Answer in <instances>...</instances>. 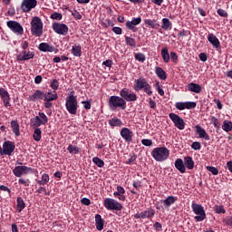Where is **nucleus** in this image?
Instances as JSON below:
<instances>
[{"label":"nucleus","mask_w":232,"mask_h":232,"mask_svg":"<svg viewBox=\"0 0 232 232\" xmlns=\"http://www.w3.org/2000/svg\"><path fill=\"white\" fill-rule=\"evenodd\" d=\"M39 116L31 119V124L34 129L33 137L36 142H39L43 138V131L39 128L40 126L46 125L48 123V117L44 112H38Z\"/></svg>","instance_id":"1"},{"label":"nucleus","mask_w":232,"mask_h":232,"mask_svg":"<svg viewBox=\"0 0 232 232\" xmlns=\"http://www.w3.org/2000/svg\"><path fill=\"white\" fill-rule=\"evenodd\" d=\"M133 90L137 92L143 91L149 96L153 95L152 88L144 77H140L134 81Z\"/></svg>","instance_id":"2"},{"label":"nucleus","mask_w":232,"mask_h":232,"mask_svg":"<svg viewBox=\"0 0 232 232\" xmlns=\"http://www.w3.org/2000/svg\"><path fill=\"white\" fill-rule=\"evenodd\" d=\"M150 155L157 162H164L169 157V150L165 147L155 148Z\"/></svg>","instance_id":"3"},{"label":"nucleus","mask_w":232,"mask_h":232,"mask_svg":"<svg viewBox=\"0 0 232 232\" xmlns=\"http://www.w3.org/2000/svg\"><path fill=\"white\" fill-rule=\"evenodd\" d=\"M108 106L110 109L114 111L117 108L125 110L127 108V102L119 96H111L108 102Z\"/></svg>","instance_id":"4"},{"label":"nucleus","mask_w":232,"mask_h":232,"mask_svg":"<svg viewBox=\"0 0 232 232\" xmlns=\"http://www.w3.org/2000/svg\"><path fill=\"white\" fill-rule=\"evenodd\" d=\"M65 108L71 115H76L79 108L77 97L72 94L66 97Z\"/></svg>","instance_id":"5"},{"label":"nucleus","mask_w":232,"mask_h":232,"mask_svg":"<svg viewBox=\"0 0 232 232\" xmlns=\"http://www.w3.org/2000/svg\"><path fill=\"white\" fill-rule=\"evenodd\" d=\"M31 33L33 35H35L37 37H40L43 35V22L40 17L35 16L32 19Z\"/></svg>","instance_id":"6"},{"label":"nucleus","mask_w":232,"mask_h":232,"mask_svg":"<svg viewBox=\"0 0 232 232\" xmlns=\"http://www.w3.org/2000/svg\"><path fill=\"white\" fill-rule=\"evenodd\" d=\"M191 208L192 211L195 213V219L198 222H202L206 219L207 215L206 212L204 210V207L200 204H197V203H192L191 204Z\"/></svg>","instance_id":"7"},{"label":"nucleus","mask_w":232,"mask_h":232,"mask_svg":"<svg viewBox=\"0 0 232 232\" xmlns=\"http://www.w3.org/2000/svg\"><path fill=\"white\" fill-rule=\"evenodd\" d=\"M103 207L107 210L121 211L123 208V206L112 198H105V199L103 200Z\"/></svg>","instance_id":"8"},{"label":"nucleus","mask_w":232,"mask_h":232,"mask_svg":"<svg viewBox=\"0 0 232 232\" xmlns=\"http://www.w3.org/2000/svg\"><path fill=\"white\" fill-rule=\"evenodd\" d=\"M15 149V144L14 141L6 140L3 143V149L0 147V155L12 156Z\"/></svg>","instance_id":"9"},{"label":"nucleus","mask_w":232,"mask_h":232,"mask_svg":"<svg viewBox=\"0 0 232 232\" xmlns=\"http://www.w3.org/2000/svg\"><path fill=\"white\" fill-rule=\"evenodd\" d=\"M120 95L121 96L123 101L127 102H135L138 99L137 94L130 91L128 88L121 89V91L120 92Z\"/></svg>","instance_id":"10"},{"label":"nucleus","mask_w":232,"mask_h":232,"mask_svg":"<svg viewBox=\"0 0 232 232\" xmlns=\"http://www.w3.org/2000/svg\"><path fill=\"white\" fill-rule=\"evenodd\" d=\"M33 169L30 167H26L25 165H21L18 167H15L13 169V173L15 177L21 178L23 175H28L33 173Z\"/></svg>","instance_id":"11"},{"label":"nucleus","mask_w":232,"mask_h":232,"mask_svg":"<svg viewBox=\"0 0 232 232\" xmlns=\"http://www.w3.org/2000/svg\"><path fill=\"white\" fill-rule=\"evenodd\" d=\"M7 28L10 29L13 33L18 35H22L24 34V29L21 24L15 22V20H8Z\"/></svg>","instance_id":"12"},{"label":"nucleus","mask_w":232,"mask_h":232,"mask_svg":"<svg viewBox=\"0 0 232 232\" xmlns=\"http://www.w3.org/2000/svg\"><path fill=\"white\" fill-rule=\"evenodd\" d=\"M169 118L172 121L175 127H177L179 130L185 129V121L184 119L180 118L179 114H176L175 112H169Z\"/></svg>","instance_id":"13"},{"label":"nucleus","mask_w":232,"mask_h":232,"mask_svg":"<svg viewBox=\"0 0 232 232\" xmlns=\"http://www.w3.org/2000/svg\"><path fill=\"white\" fill-rule=\"evenodd\" d=\"M53 30L57 34L67 35L68 32H69V27L65 24L53 23Z\"/></svg>","instance_id":"14"},{"label":"nucleus","mask_w":232,"mask_h":232,"mask_svg":"<svg viewBox=\"0 0 232 232\" xmlns=\"http://www.w3.org/2000/svg\"><path fill=\"white\" fill-rule=\"evenodd\" d=\"M142 21V18L140 16L139 17H133L130 21L128 20L126 23V28L133 33L138 32L137 25L140 24Z\"/></svg>","instance_id":"15"},{"label":"nucleus","mask_w":232,"mask_h":232,"mask_svg":"<svg viewBox=\"0 0 232 232\" xmlns=\"http://www.w3.org/2000/svg\"><path fill=\"white\" fill-rule=\"evenodd\" d=\"M37 5V0H23L21 9L24 13H28Z\"/></svg>","instance_id":"16"},{"label":"nucleus","mask_w":232,"mask_h":232,"mask_svg":"<svg viewBox=\"0 0 232 232\" xmlns=\"http://www.w3.org/2000/svg\"><path fill=\"white\" fill-rule=\"evenodd\" d=\"M155 217V211L152 208H148L140 213H137L134 215V218L136 219H146V218H153Z\"/></svg>","instance_id":"17"},{"label":"nucleus","mask_w":232,"mask_h":232,"mask_svg":"<svg viewBox=\"0 0 232 232\" xmlns=\"http://www.w3.org/2000/svg\"><path fill=\"white\" fill-rule=\"evenodd\" d=\"M44 92L42 90H36L34 92L28 96L27 101L31 102H42L44 101Z\"/></svg>","instance_id":"18"},{"label":"nucleus","mask_w":232,"mask_h":232,"mask_svg":"<svg viewBox=\"0 0 232 232\" xmlns=\"http://www.w3.org/2000/svg\"><path fill=\"white\" fill-rule=\"evenodd\" d=\"M38 50L43 53H53V52L57 53L58 52V49L56 47L47 44L46 42H42V44L38 45Z\"/></svg>","instance_id":"19"},{"label":"nucleus","mask_w":232,"mask_h":232,"mask_svg":"<svg viewBox=\"0 0 232 232\" xmlns=\"http://www.w3.org/2000/svg\"><path fill=\"white\" fill-rule=\"evenodd\" d=\"M0 97L2 98V101L4 102V105L8 108L11 107V97L9 92L5 88H0Z\"/></svg>","instance_id":"20"},{"label":"nucleus","mask_w":232,"mask_h":232,"mask_svg":"<svg viewBox=\"0 0 232 232\" xmlns=\"http://www.w3.org/2000/svg\"><path fill=\"white\" fill-rule=\"evenodd\" d=\"M34 53L32 51L22 50L21 53L17 56L19 62L29 61L34 59Z\"/></svg>","instance_id":"21"},{"label":"nucleus","mask_w":232,"mask_h":232,"mask_svg":"<svg viewBox=\"0 0 232 232\" xmlns=\"http://www.w3.org/2000/svg\"><path fill=\"white\" fill-rule=\"evenodd\" d=\"M121 136L125 142L130 143L133 137V131L128 128H122L121 130Z\"/></svg>","instance_id":"22"},{"label":"nucleus","mask_w":232,"mask_h":232,"mask_svg":"<svg viewBox=\"0 0 232 232\" xmlns=\"http://www.w3.org/2000/svg\"><path fill=\"white\" fill-rule=\"evenodd\" d=\"M58 94L56 91L48 90L44 92V102H54L57 101Z\"/></svg>","instance_id":"23"},{"label":"nucleus","mask_w":232,"mask_h":232,"mask_svg":"<svg viewBox=\"0 0 232 232\" xmlns=\"http://www.w3.org/2000/svg\"><path fill=\"white\" fill-rule=\"evenodd\" d=\"M207 40L214 46L215 49H219L221 46L220 40L213 34L207 36Z\"/></svg>","instance_id":"24"},{"label":"nucleus","mask_w":232,"mask_h":232,"mask_svg":"<svg viewBox=\"0 0 232 232\" xmlns=\"http://www.w3.org/2000/svg\"><path fill=\"white\" fill-rule=\"evenodd\" d=\"M195 128H196V131L198 135V138L204 139L206 140H210L209 134L204 130V128H202L200 125H197Z\"/></svg>","instance_id":"25"},{"label":"nucleus","mask_w":232,"mask_h":232,"mask_svg":"<svg viewBox=\"0 0 232 232\" xmlns=\"http://www.w3.org/2000/svg\"><path fill=\"white\" fill-rule=\"evenodd\" d=\"M175 168L179 170L180 174H185L186 172V167H185V163L184 160L182 159H178L176 160L175 163Z\"/></svg>","instance_id":"26"},{"label":"nucleus","mask_w":232,"mask_h":232,"mask_svg":"<svg viewBox=\"0 0 232 232\" xmlns=\"http://www.w3.org/2000/svg\"><path fill=\"white\" fill-rule=\"evenodd\" d=\"M95 227L98 231H102L104 228V220L100 214L95 215Z\"/></svg>","instance_id":"27"},{"label":"nucleus","mask_w":232,"mask_h":232,"mask_svg":"<svg viewBox=\"0 0 232 232\" xmlns=\"http://www.w3.org/2000/svg\"><path fill=\"white\" fill-rule=\"evenodd\" d=\"M188 91L194 93H200L202 92V87L199 83L191 82L188 85Z\"/></svg>","instance_id":"28"},{"label":"nucleus","mask_w":232,"mask_h":232,"mask_svg":"<svg viewBox=\"0 0 232 232\" xmlns=\"http://www.w3.org/2000/svg\"><path fill=\"white\" fill-rule=\"evenodd\" d=\"M10 125H11L13 133H14L16 137H19L21 135V132H20V125L18 121L13 120L11 121Z\"/></svg>","instance_id":"29"},{"label":"nucleus","mask_w":232,"mask_h":232,"mask_svg":"<svg viewBox=\"0 0 232 232\" xmlns=\"http://www.w3.org/2000/svg\"><path fill=\"white\" fill-rule=\"evenodd\" d=\"M194 161H193V158L191 156H186L184 158V166L185 168H187L188 169L191 170L194 169Z\"/></svg>","instance_id":"30"},{"label":"nucleus","mask_w":232,"mask_h":232,"mask_svg":"<svg viewBox=\"0 0 232 232\" xmlns=\"http://www.w3.org/2000/svg\"><path fill=\"white\" fill-rule=\"evenodd\" d=\"M144 24L154 30L159 29L160 26V24H158L157 20H155V19H144Z\"/></svg>","instance_id":"31"},{"label":"nucleus","mask_w":232,"mask_h":232,"mask_svg":"<svg viewBox=\"0 0 232 232\" xmlns=\"http://www.w3.org/2000/svg\"><path fill=\"white\" fill-rule=\"evenodd\" d=\"M161 28L164 31H169L172 29V23L169 18H162L161 20Z\"/></svg>","instance_id":"32"},{"label":"nucleus","mask_w":232,"mask_h":232,"mask_svg":"<svg viewBox=\"0 0 232 232\" xmlns=\"http://www.w3.org/2000/svg\"><path fill=\"white\" fill-rule=\"evenodd\" d=\"M155 73L161 81H166L167 79L166 71L163 70L161 67H159V66L155 67Z\"/></svg>","instance_id":"33"},{"label":"nucleus","mask_w":232,"mask_h":232,"mask_svg":"<svg viewBox=\"0 0 232 232\" xmlns=\"http://www.w3.org/2000/svg\"><path fill=\"white\" fill-rule=\"evenodd\" d=\"M161 57L165 63H169L170 61V54L169 53L168 47H163L161 49Z\"/></svg>","instance_id":"34"},{"label":"nucleus","mask_w":232,"mask_h":232,"mask_svg":"<svg viewBox=\"0 0 232 232\" xmlns=\"http://www.w3.org/2000/svg\"><path fill=\"white\" fill-rule=\"evenodd\" d=\"M109 125L112 128L121 127V126H123V122L119 118H112V119L109 120Z\"/></svg>","instance_id":"35"},{"label":"nucleus","mask_w":232,"mask_h":232,"mask_svg":"<svg viewBox=\"0 0 232 232\" xmlns=\"http://www.w3.org/2000/svg\"><path fill=\"white\" fill-rule=\"evenodd\" d=\"M72 53L75 57H81L82 56V46L81 44H74L72 49Z\"/></svg>","instance_id":"36"},{"label":"nucleus","mask_w":232,"mask_h":232,"mask_svg":"<svg viewBox=\"0 0 232 232\" xmlns=\"http://www.w3.org/2000/svg\"><path fill=\"white\" fill-rule=\"evenodd\" d=\"M16 201H17V211L21 213L26 208V204L24 203L23 197H18Z\"/></svg>","instance_id":"37"},{"label":"nucleus","mask_w":232,"mask_h":232,"mask_svg":"<svg viewBox=\"0 0 232 232\" xmlns=\"http://www.w3.org/2000/svg\"><path fill=\"white\" fill-rule=\"evenodd\" d=\"M67 150L70 154H74V155L80 154V151H81L80 148L72 144L68 145Z\"/></svg>","instance_id":"38"},{"label":"nucleus","mask_w":232,"mask_h":232,"mask_svg":"<svg viewBox=\"0 0 232 232\" xmlns=\"http://www.w3.org/2000/svg\"><path fill=\"white\" fill-rule=\"evenodd\" d=\"M50 181V176L47 173L42 175V180H37V184L40 186H45Z\"/></svg>","instance_id":"39"},{"label":"nucleus","mask_w":232,"mask_h":232,"mask_svg":"<svg viewBox=\"0 0 232 232\" xmlns=\"http://www.w3.org/2000/svg\"><path fill=\"white\" fill-rule=\"evenodd\" d=\"M222 129L226 132H231L232 131V121L226 120L223 121Z\"/></svg>","instance_id":"40"},{"label":"nucleus","mask_w":232,"mask_h":232,"mask_svg":"<svg viewBox=\"0 0 232 232\" xmlns=\"http://www.w3.org/2000/svg\"><path fill=\"white\" fill-rule=\"evenodd\" d=\"M125 42H126V44L130 46L131 48H136L137 46L136 40L132 37L125 36Z\"/></svg>","instance_id":"41"},{"label":"nucleus","mask_w":232,"mask_h":232,"mask_svg":"<svg viewBox=\"0 0 232 232\" xmlns=\"http://www.w3.org/2000/svg\"><path fill=\"white\" fill-rule=\"evenodd\" d=\"M175 201H176V199H175L174 196H169L164 200V206L165 207H170V206L175 204Z\"/></svg>","instance_id":"42"},{"label":"nucleus","mask_w":232,"mask_h":232,"mask_svg":"<svg viewBox=\"0 0 232 232\" xmlns=\"http://www.w3.org/2000/svg\"><path fill=\"white\" fill-rule=\"evenodd\" d=\"M92 163L98 168H103L105 163L102 160L99 159L98 156L92 158Z\"/></svg>","instance_id":"43"},{"label":"nucleus","mask_w":232,"mask_h":232,"mask_svg":"<svg viewBox=\"0 0 232 232\" xmlns=\"http://www.w3.org/2000/svg\"><path fill=\"white\" fill-rule=\"evenodd\" d=\"M59 86H60V82L57 79H53L51 82L50 87L52 88L53 91H54V92L58 91Z\"/></svg>","instance_id":"44"},{"label":"nucleus","mask_w":232,"mask_h":232,"mask_svg":"<svg viewBox=\"0 0 232 232\" xmlns=\"http://www.w3.org/2000/svg\"><path fill=\"white\" fill-rule=\"evenodd\" d=\"M36 192L41 195L43 192L44 193L45 196H50L51 195V191H47V189L45 188V187L44 186H40L38 188V189H36Z\"/></svg>","instance_id":"45"},{"label":"nucleus","mask_w":232,"mask_h":232,"mask_svg":"<svg viewBox=\"0 0 232 232\" xmlns=\"http://www.w3.org/2000/svg\"><path fill=\"white\" fill-rule=\"evenodd\" d=\"M207 170L209 171L214 176H218L219 174V169L215 167L208 166Z\"/></svg>","instance_id":"46"},{"label":"nucleus","mask_w":232,"mask_h":232,"mask_svg":"<svg viewBox=\"0 0 232 232\" xmlns=\"http://www.w3.org/2000/svg\"><path fill=\"white\" fill-rule=\"evenodd\" d=\"M217 14H218L220 17H223V18H227V17H228L227 12H226L225 9H222V8H218V9L217 10Z\"/></svg>","instance_id":"47"},{"label":"nucleus","mask_w":232,"mask_h":232,"mask_svg":"<svg viewBox=\"0 0 232 232\" xmlns=\"http://www.w3.org/2000/svg\"><path fill=\"white\" fill-rule=\"evenodd\" d=\"M197 107L196 102H185V109H194Z\"/></svg>","instance_id":"48"},{"label":"nucleus","mask_w":232,"mask_h":232,"mask_svg":"<svg viewBox=\"0 0 232 232\" xmlns=\"http://www.w3.org/2000/svg\"><path fill=\"white\" fill-rule=\"evenodd\" d=\"M135 60L143 63L146 61V56L145 54L139 53L135 54Z\"/></svg>","instance_id":"49"},{"label":"nucleus","mask_w":232,"mask_h":232,"mask_svg":"<svg viewBox=\"0 0 232 232\" xmlns=\"http://www.w3.org/2000/svg\"><path fill=\"white\" fill-rule=\"evenodd\" d=\"M113 196L115 198H118V199L121 200V201H125L126 200V196L120 194L119 190L113 192Z\"/></svg>","instance_id":"50"},{"label":"nucleus","mask_w":232,"mask_h":232,"mask_svg":"<svg viewBox=\"0 0 232 232\" xmlns=\"http://www.w3.org/2000/svg\"><path fill=\"white\" fill-rule=\"evenodd\" d=\"M18 184L24 185V186H25V187H30V185H31V180H30V179H18Z\"/></svg>","instance_id":"51"},{"label":"nucleus","mask_w":232,"mask_h":232,"mask_svg":"<svg viewBox=\"0 0 232 232\" xmlns=\"http://www.w3.org/2000/svg\"><path fill=\"white\" fill-rule=\"evenodd\" d=\"M191 148L195 150H199L202 148V145L199 141H194L191 144Z\"/></svg>","instance_id":"52"},{"label":"nucleus","mask_w":232,"mask_h":232,"mask_svg":"<svg viewBox=\"0 0 232 232\" xmlns=\"http://www.w3.org/2000/svg\"><path fill=\"white\" fill-rule=\"evenodd\" d=\"M141 144L146 147H150L153 145V141L152 140H150V139H144V140H141Z\"/></svg>","instance_id":"53"},{"label":"nucleus","mask_w":232,"mask_h":232,"mask_svg":"<svg viewBox=\"0 0 232 232\" xmlns=\"http://www.w3.org/2000/svg\"><path fill=\"white\" fill-rule=\"evenodd\" d=\"M62 18H63V15L60 13H54L51 14V19L53 20L61 21Z\"/></svg>","instance_id":"54"},{"label":"nucleus","mask_w":232,"mask_h":232,"mask_svg":"<svg viewBox=\"0 0 232 232\" xmlns=\"http://www.w3.org/2000/svg\"><path fill=\"white\" fill-rule=\"evenodd\" d=\"M215 211L218 215H220L221 213L222 214H225L226 213V210L224 209V207L223 206H215Z\"/></svg>","instance_id":"55"},{"label":"nucleus","mask_w":232,"mask_h":232,"mask_svg":"<svg viewBox=\"0 0 232 232\" xmlns=\"http://www.w3.org/2000/svg\"><path fill=\"white\" fill-rule=\"evenodd\" d=\"M169 56L172 63H176L178 62L179 56L174 51H171V53H169Z\"/></svg>","instance_id":"56"},{"label":"nucleus","mask_w":232,"mask_h":232,"mask_svg":"<svg viewBox=\"0 0 232 232\" xmlns=\"http://www.w3.org/2000/svg\"><path fill=\"white\" fill-rule=\"evenodd\" d=\"M223 222L229 227L232 228V216H227Z\"/></svg>","instance_id":"57"},{"label":"nucleus","mask_w":232,"mask_h":232,"mask_svg":"<svg viewBox=\"0 0 232 232\" xmlns=\"http://www.w3.org/2000/svg\"><path fill=\"white\" fill-rule=\"evenodd\" d=\"M175 107L178 110H179V111H182V110L186 109L185 102H176Z\"/></svg>","instance_id":"58"},{"label":"nucleus","mask_w":232,"mask_h":232,"mask_svg":"<svg viewBox=\"0 0 232 232\" xmlns=\"http://www.w3.org/2000/svg\"><path fill=\"white\" fill-rule=\"evenodd\" d=\"M72 14L73 15L74 19H76V20H81L82 18L81 13L78 12L76 9H74V11L72 13Z\"/></svg>","instance_id":"59"},{"label":"nucleus","mask_w":232,"mask_h":232,"mask_svg":"<svg viewBox=\"0 0 232 232\" xmlns=\"http://www.w3.org/2000/svg\"><path fill=\"white\" fill-rule=\"evenodd\" d=\"M83 108L86 110H90L92 108V103L90 101H83L82 102Z\"/></svg>","instance_id":"60"},{"label":"nucleus","mask_w":232,"mask_h":232,"mask_svg":"<svg viewBox=\"0 0 232 232\" xmlns=\"http://www.w3.org/2000/svg\"><path fill=\"white\" fill-rule=\"evenodd\" d=\"M198 58L203 63L208 61V55L204 53H199Z\"/></svg>","instance_id":"61"},{"label":"nucleus","mask_w":232,"mask_h":232,"mask_svg":"<svg viewBox=\"0 0 232 232\" xmlns=\"http://www.w3.org/2000/svg\"><path fill=\"white\" fill-rule=\"evenodd\" d=\"M81 202L83 206H90L91 205V200L89 199V198H82Z\"/></svg>","instance_id":"62"},{"label":"nucleus","mask_w":232,"mask_h":232,"mask_svg":"<svg viewBox=\"0 0 232 232\" xmlns=\"http://www.w3.org/2000/svg\"><path fill=\"white\" fill-rule=\"evenodd\" d=\"M112 32L118 35L122 34V28L121 27H112Z\"/></svg>","instance_id":"63"},{"label":"nucleus","mask_w":232,"mask_h":232,"mask_svg":"<svg viewBox=\"0 0 232 232\" xmlns=\"http://www.w3.org/2000/svg\"><path fill=\"white\" fill-rule=\"evenodd\" d=\"M227 168L230 174H232V160L227 162Z\"/></svg>","instance_id":"64"}]
</instances>
